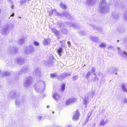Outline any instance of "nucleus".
<instances>
[{"label":"nucleus","instance_id":"obj_1","mask_svg":"<svg viewBox=\"0 0 127 127\" xmlns=\"http://www.w3.org/2000/svg\"><path fill=\"white\" fill-rule=\"evenodd\" d=\"M99 11L101 13H106L109 10V6L106 4L105 0H101L99 7Z\"/></svg>","mask_w":127,"mask_h":127},{"label":"nucleus","instance_id":"obj_2","mask_svg":"<svg viewBox=\"0 0 127 127\" xmlns=\"http://www.w3.org/2000/svg\"><path fill=\"white\" fill-rule=\"evenodd\" d=\"M14 28V26L12 24H7L1 30V32L3 35H5L9 32L10 30L13 29Z\"/></svg>","mask_w":127,"mask_h":127},{"label":"nucleus","instance_id":"obj_3","mask_svg":"<svg viewBox=\"0 0 127 127\" xmlns=\"http://www.w3.org/2000/svg\"><path fill=\"white\" fill-rule=\"evenodd\" d=\"M39 84H40L41 85L35 88V89L38 92H42L45 89V84L44 81L41 80Z\"/></svg>","mask_w":127,"mask_h":127},{"label":"nucleus","instance_id":"obj_4","mask_svg":"<svg viewBox=\"0 0 127 127\" xmlns=\"http://www.w3.org/2000/svg\"><path fill=\"white\" fill-rule=\"evenodd\" d=\"M32 81L33 79L32 77L30 76L27 77L24 83L25 87H28L32 83Z\"/></svg>","mask_w":127,"mask_h":127},{"label":"nucleus","instance_id":"obj_5","mask_svg":"<svg viewBox=\"0 0 127 127\" xmlns=\"http://www.w3.org/2000/svg\"><path fill=\"white\" fill-rule=\"evenodd\" d=\"M34 50L32 46H29L25 48L24 52L26 54H29L32 52Z\"/></svg>","mask_w":127,"mask_h":127},{"label":"nucleus","instance_id":"obj_6","mask_svg":"<svg viewBox=\"0 0 127 127\" xmlns=\"http://www.w3.org/2000/svg\"><path fill=\"white\" fill-rule=\"evenodd\" d=\"M53 97L55 100L57 101H58L61 99V96L56 92L53 93Z\"/></svg>","mask_w":127,"mask_h":127},{"label":"nucleus","instance_id":"obj_7","mask_svg":"<svg viewBox=\"0 0 127 127\" xmlns=\"http://www.w3.org/2000/svg\"><path fill=\"white\" fill-rule=\"evenodd\" d=\"M76 101V99L75 98H68L66 100V105H68Z\"/></svg>","mask_w":127,"mask_h":127},{"label":"nucleus","instance_id":"obj_8","mask_svg":"<svg viewBox=\"0 0 127 127\" xmlns=\"http://www.w3.org/2000/svg\"><path fill=\"white\" fill-rule=\"evenodd\" d=\"M90 99L89 95L85 96L83 100L84 104L87 106L88 104Z\"/></svg>","mask_w":127,"mask_h":127},{"label":"nucleus","instance_id":"obj_9","mask_svg":"<svg viewBox=\"0 0 127 127\" xmlns=\"http://www.w3.org/2000/svg\"><path fill=\"white\" fill-rule=\"evenodd\" d=\"M79 113L77 110L74 113V115L73 116V120H77L79 119Z\"/></svg>","mask_w":127,"mask_h":127},{"label":"nucleus","instance_id":"obj_10","mask_svg":"<svg viewBox=\"0 0 127 127\" xmlns=\"http://www.w3.org/2000/svg\"><path fill=\"white\" fill-rule=\"evenodd\" d=\"M10 96L11 98H15L18 97V95L17 93L14 91L11 92L10 94Z\"/></svg>","mask_w":127,"mask_h":127},{"label":"nucleus","instance_id":"obj_11","mask_svg":"<svg viewBox=\"0 0 127 127\" xmlns=\"http://www.w3.org/2000/svg\"><path fill=\"white\" fill-rule=\"evenodd\" d=\"M86 3L90 5H93L96 2V0H86Z\"/></svg>","mask_w":127,"mask_h":127},{"label":"nucleus","instance_id":"obj_12","mask_svg":"<svg viewBox=\"0 0 127 127\" xmlns=\"http://www.w3.org/2000/svg\"><path fill=\"white\" fill-rule=\"evenodd\" d=\"M23 101L20 100L19 99H18L16 100L15 101V104L17 107H19L23 103Z\"/></svg>","mask_w":127,"mask_h":127},{"label":"nucleus","instance_id":"obj_13","mask_svg":"<svg viewBox=\"0 0 127 127\" xmlns=\"http://www.w3.org/2000/svg\"><path fill=\"white\" fill-rule=\"evenodd\" d=\"M8 51L10 53L12 54L15 53L16 52V49L15 47H10L8 49Z\"/></svg>","mask_w":127,"mask_h":127},{"label":"nucleus","instance_id":"obj_14","mask_svg":"<svg viewBox=\"0 0 127 127\" xmlns=\"http://www.w3.org/2000/svg\"><path fill=\"white\" fill-rule=\"evenodd\" d=\"M90 39L92 41L94 42L97 41L99 40L97 37L93 36H90Z\"/></svg>","mask_w":127,"mask_h":127},{"label":"nucleus","instance_id":"obj_15","mask_svg":"<svg viewBox=\"0 0 127 127\" xmlns=\"http://www.w3.org/2000/svg\"><path fill=\"white\" fill-rule=\"evenodd\" d=\"M122 89L123 91L125 92H127V84H124L122 86Z\"/></svg>","mask_w":127,"mask_h":127},{"label":"nucleus","instance_id":"obj_16","mask_svg":"<svg viewBox=\"0 0 127 127\" xmlns=\"http://www.w3.org/2000/svg\"><path fill=\"white\" fill-rule=\"evenodd\" d=\"M43 44L44 45H47L48 44L50 43L49 40L48 39H45L43 42Z\"/></svg>","mask_w":127,"mask_h":127},{"label":"nucleus","instance_id":"obj_17","mask_svg":"<svg viewBox=\"0 0 127 127\" xmlns=\"http://www.w3.org/2000/svg\"><path fill=\"white\" fill-rule=\"evenodd\" d=\"M71 74L70 73H64L60 75L62 78H64L65 77L69 76Z\"/></svg>","mask_w":127,"mask_h":127},{"label":"nucleus","instance_id":"obj_18","mask_svg":"<svg viewBox=\"0 0 127 127\" xmlns=\"http://www.w3.org/2000/svg\"><path fill=\"white\" fill-rule=\"evenodd\" d=\"M54 60L52 58H50L48 61V66H50L52 65L53 64V61Z\"/></svg>","mask_w":127,"mask_h":127},{"label":"nucleus","instance_id":"obj_19","mask_svg":"<svg viewBox=\"0 0 127 127\" xmlns=\"http://www.w3.org/2000/svg\"><path fill=\"white\" fill-rule=\"evenodd\" d=\"M17 62L19 64H21L23 63L24 61L22 59L18 58L16 59Z\"/></svg>","mask_w":127,"mask_h":127},{"label":"nucleus","instance_id":"obj_20","mask_svg":"<svg viewBox=\"0 0 127 127\" xmlns=\"http://www.w3.org/2000/svg\"><path fill=\"white\" fill-rule=\"evenodd\" d=\"M63 49L62 47L59 48L57 50V52L58 55L60 56H61L62 55V54H61V53L63 51Z\"/></svg>","mask_w":127,"mask_h":127},{"label":"nucleus","instance_id":"obj_21","mask_svg":"<svg viewBox=\"0 0 127 127\" xmlns=\"http://www.w3.org/2000/svg\"><path fill=\"white\" fill-rule=\"evenodd\" d=\"M35 73L37 77H39L41 76V73L40 71L38 69H36Z\"/></svg>","mask_w":127,"mask_h":127},{"label":"nucleus","instance_id":"obj_22","mask_svg":"<svg viewBox=\"0 0 127 127\" xmlns=\"http://www.w3.org/2000/svg\"><path fill=\"white\" fill-rule=\"evenodd\" d=\"M121 56L125 58L126 59H127V53L124 51Z\"/></svg>","mask_w":127,"mask_h":127},{"label":"nucleus","instance_id":"obj_23","mask_svg":"<svg viewBox=\"0 0 127 127\" xmlns=\"http://www.w3.org/2000/svg\"><path fill=\"white\" fill-rule=\"evenodd\" d=\"M18 43L20 45H22L24 43V40L23 38L20 39L18 41Z\"/></svg>","mask_w":127,"mask_h":127},{"label":"nucleus","instance_id":"obj_24","mask_svg":"<svg viewBox=\"0 0 127 127\" xmlns=\"http://www.w3.org/2000/svg\"><path fill=\"white\" fill-rule=\"evenodd\" d=\"M52 32L54 33L56 35H58L59 34V32L55 28H51Z\"/></svg>","mask_w":127,"mask_h":127},{"label":"nucleus","instance_id":"obj_25","mask_svg":"<svg viewBox=\"0 0 127 127\" xmlns=\"http://www.w3.org/2000/svg\"><path fill=\"white\" fill-rule=\"evenodd\" d=\"M65 84L64 83L62 84L61 87V91L62 92H63L64 91L65 89Z\"/></svg>","mask_w":127,"mask_h":127},{"label":"nucleus","instance_id":"obj_26","mask_svg":"<svg viewBox=\"0 0 127 127\" xmlns=\"http://www.w3.org/2000/svg\"><path fill=\"white\" fill-rule=\"evenodd\" d=\"M29 70V68L27 67H25L22 70V73L27 72Z\"/></svg>","mask_w":127,"mask_h":127},{"label":"nucleus","instance_id":"obj_27","mask_svg":"<svg viewBox=\"0 0 127 127\" xmlns=\"http://www.w3.org/2000/svg\"><path fill=\"white\" fill-rule=\"evenodd\" d=\"M60 6L61 8L64 9H65L67 7L66 5L62 3H60Z\"/></svg>","mask_w":127,"mask_h":127},{"label":"nucleus","instance_id":"obj_28","mask_svg":"<svg viewBox=\"0 0 127 127\" xmlns=\"http://www.w3.org/2000/svg\"><path fill=\"white\" fill-rule=\"evenodd\" d=\"M9 73L7 71L4 72L2 73L1 74V77H3L4 76H6L9 75Z\"/></svg>","mask_w":127,"mask_h":127},{"label":"nucleus","instance_id":"obj_29","mask_svg":"<svg viewBox=\"0 0 127 127\" xmlns=\"http://www.w3.org/2000/svg\"><path fill=\"white\" fill-rule=\"evenodd\" d=\"M99 46L101 48L105 47L106 46V43L104 42H102L100 44Z\"/></svg>","mask_w":127,"mask_h":127},{"label":"nucleus","instance_id":"obj_30","mask_svg":"<svg viewBox=\"0 0 127 127\" xmlns=\"http://www.w3.org/2000/svg\"><path fill=\"white\" fill-rule=\"evenodd\" d=\"M66 102L64 101H62L61 103H60V106L61 107H63L64 106H66Z\"/></svg>","mask_w":127,"mask_h":127},{"label":"nucleus","instance_id":"obj_31","mask_svg":"<svg viewBox=\"0 0 127 127\" xmlns=\"http://www.w3.org/2000/svg\"><path fill=\"white\" fill-rule=\"evenodd\" d=\"M42 119L43 117L42 116L39 115L37 116V121H40Z\"/></svg>","mask_w":127,"mask_h":127},{"label":"nucleus","instance_id":"obj_32","mask_svg":"<svg viewBox=\"0 0 127 127\" xmlns=\"http://www.w3.org/2000/svg\"><path fill=\"white\" fill-rule=\"evenodd\" d=\"M122 103L125 104L127 103V98H124L123 99Z\"/></svg>","mask_w":127,"mask_h":127},{"label":"nucleus","instance_id":"obj_33","mask_svg":"<svg viewBox=\"0 0 127 127\" xmlns=\"http://www.w3.org/2000/svg\"><path fill=\"white\" fill-rule=\"evenodd\" d=\"M50 76L51 77L54 78L57 77V75L56 74L52 73L50 74Z\"/></svg>","mask_w":127,"mask_h":127},{"label":"nucleus","instance_id":"obj_34","mask_svg":"<svg viewBox=\"0 0 127 127\" xmlns=\"http://www.w3.org/2000/svg\"><path fill=\"white\" fill-rule=\"evenodd\" d=\"M118 53L120 55H121V54L123 53V52L120 49L119 47H117Z\"/></svg>","mask_w":127,"mask_h":127},{"label":"nucleus","instance_id":"obj_35","mask_svg":"<svg viewBox=\"0 0 127 127\" xmlns=\"http://www.w3.org/2000/svg\"><path fill=\"white\" fill-rule=\"evenodd\" d=\"M26 2V0H21L20 3L21 5H23L25 4Z\"/></svg>","mask_w":127,"mask_h":127},{"label":"nucleus","instance_id":"obj_36","mask_svg":"<svg viewBox=\"0 0 127 127\" xmlns=\"http://www.w3.org/2000/svg\"><path fill=\"white\" fill-rule=\"evenodd\" d=\"M106 123V121H104V120H102L100 122V125L101 126L103 125Z\"/></svg>","mask_w":127,"mask_h":127},{"label":"nucleus","instance_id":"obj_37","mask_svg":"<svg viewBox=\"0 0 127 127\" xmlns=\"http://www.w3.org/2000/svg\"><path fill=\"white\" fill-rule=\"evenodd\" d=\"M54 12H55V9H54L52 10L50 12H49V14L50 15H51L52 14H53V13H54Z\"/></svg>","mask_w":127,"mask_h":127},{"label":"nucleus","instance_id":"obj_38","mask_svg":"<svg viewBox=\"0 0 127 127\" xmlns=\"http://www.w3.org/2000/svg\"><path fill=\"white\" fill-rule=\"evenodd\" d=\"M124 17L125 19L127 20V12H125L124 14Z\"/></svg>","mask_w":127,"mask_h":127},{"label":"nucleus","instance_id":"obj_39","mask_svg":"<svg viewBox=\"0 0 127 127\" xmlns=\"http://www.w3.org/2000/svg\"><path fill=\"white\" fill-rule=\"evenodd\" d=\"M78 76L77 75L73 76L72 79L74 80H76L78 78Z\"/></svg>","mask_w":127,"mask_h":127},{"label":"nucleus","instance_id":"obj_40","mask_svg":"<svg viewBox=\"0 0 127 127\" xmlns=\"http://www.w3.org/2000/svg\"><path fill=\"white\" fill-rule=\"evenodd\" d=\"M34 45L37 46H39V43L36 41H34Z\"/></svg>","mask_w":127,"mask_h":127},{"label":"nucleus","instance_id":"obj_41","mask_svg":"<svg viewBox=\"0 0 127 127\" xmlns=\"http://www.w3.org/2000/svg\"><path fill=\"white\" fill-rule=\"evenodd\" d=\"M60 42L62 44V45L63 46H65V43L64 41H60Z\"/></svg>","mask_w":127,"mask_h":127},{"label":"nucleus","instance_id":"obj_42","mask_svg":"<svg viewBox=\"0 0 127 127\" xmlns=\"http://www.w3.org/2000/svg\"><path fill=\"white\" fill-rule=\"evenodd\" d=\"M80 34L81 35H83L85 34V32L83 31H81L80 32Z\"/></svg>","mask_w":127,"mask_h":127},{"label":"nucleus","instance_id":"obj_43","mask_svg":"<svg viewBox=\"0 0 127 127\" xmlns=\"http://www.w3.org/2000/svg\"><path fill=\"white\" fill-rule=\"evenodd\" d=\"M95 67H92L91 69V71L92 72H95Z\"/></svg>","mask_w":127,"mask_h":127},{"label":"nucleus","instance_id":"obj_44","mask_svg":"<svg viewBox=\"0 0 127 127\" xmlns=\"http://www.w3.org/2000/svg\"><path fill=\"white\" fill-rule=\"evenodd\" d=\"M90 72H88L87 74L86 75V77L88 78L89 76L90 75Z\"/></svg>","mask_w":127,"mask_h":127},{"label":"nucleus","instance_id":"obj_45","mask_svg":"<svg viewBox=\"0 0 127 127\" xmlns=\"http://www.w3.org/2000/svg\"><path fill=\"white\" fill-rule=\"evenodd\" d=\"M55 12H54V13H53V14H54V15H59V13L57 12L56 10H55Z\"/></svg>","mask_w":127,"mask_h":127},{"label":"nucleus","instance_id":"obj_46","mask_svg":"<svg viewBox=\"0 0 127 127\" xmlns=\"http://www.w3.org/2000/svg\"><path fill=\"white\" fill-rule=\"evenodd\" d=\"M91 114H92L91 112L89 113H88V117H89H89H90V116L91 115Z\"/></svg>","mask_w":127,"mask_h":127},{"label":"nucleus","instance_id":"obj_47","mask_svg":"<svg viewBox=\"0 0 127 127\" xmlns=\"http://www.w3.org/2000/svg\"><path fill=\"white\" fill-rule=\"evenodd\" d=\"M67 43L68 44L69 47H70V46H71V45L70 44V42L69 41H68L67 42Z\"/></svg>","mask_w":127,"mask_h":127},{"label":"nucleus","instance_id":"obj_48","mask_svg":"<svg viewBox=\"0 0 127 127\" xmlns=\"http://www.w3.org/2000/svg\"><path fill=\"white\" fill-rule=\"evenodd\" d=\"M112 48V47L111 46H109L108 47V49H111Z\"/></svg>","mask_w":127,"mask_h":127},{"label":"nucleus","instance_id":"obj_49","mask_svg":"<svg viewBox=\"0 0 127 127\" xmlns=\"http://www.w3.org/2000/svg\"><path fill=\"white\" fill-rule=\"evenodd\" d=\"M89 117H88L87 118V119L85 120V124H86V123L89 120Z\"/></svg>","mask_w":127,"mask_h":127},{"label":"nucleus","instance_id":"obj_50","mask_svg":"<svg viewBox=\"0 0 127 127\" xmlns=\"http://www.w3.org/2000/svg\"><path fill=\"white\" fill-rule=\"evenodd\" d=\"M63 15L64 16H67V14H66V13H65V14H63Z\"/></svg>","mask_w":127,"mask_h":127},{"label":"nucleus","instance_id":"obj_51","mask_svg":"<svg viewBox=\"0 0 127 127\" xmlns=\"http://www.w3.org/2000/svg\"><path fill=\"white\" fill-rule=\"evenodd\" d=\"M14 15V14L13 13H12V15H11V16H10V17H13Z\"/></svg>","mask_w":127,"mask_h":127},{"label":"nucleus","instance_id":"obj_52","mask_svg":"<svg viewBox=\"0 0 127 127\" xmlns=\"http://www.w3.org/2000/svg\"><path fill=\"white\" fill-rule=\"evenodd\" d=\"M11 8L12 9H13V8H14V6L13 5H12V6H11Z\"/></svg>","mask_w":127,"mask_h":127},{"label":"nucleus","instance_id":"obj_53","mask_svg":"<svg viewBox=\"0 0 127 127\" xmlns=\"http://www.w3.org/2000/svg\"><path fill=\"white\" fill-rule=\"evenodd\" d=\"M30 0H26V2H28V1H30Z\"/></svg>","mask_w":127,"mask_h":127},{"label":"nucleus","instance_id":"obj_54","mask_svg":"<svg viewBox=\"0 0 127 127\" xmlns=\"http://www.w3.org/2000/svg\"><path fill=\"white\" fill-rule=\"evenodd\" d=\"M62 32H63V33H65V32H64V31H63V30H62Z\"/></svg>","mask_w":127,"mask_h":127},{"label":"nucleus","instance_id":"obj_55","mask_svg":"<svg viewBox=\"0 0 127 127\" xmlns=\"http://www.w3.org/2000/svg\"><path fill=\"white\" fill-rule=\"evenodd\" d=\"M49 107V106H47V108H48Z\"/></svg>","mask_w":127,"mask_h":127},{"label":"nucleus","instance_id":"obj_56","mask_svg":"<svg viewBox=\"0 0 127 127\" xmlns=\"http://www.w3.org/2000/svg\"><path fill=\"white\" fill-rule=\"evenodd\" d=\"M95 125H94L93 126V127H95Z\"/></svg>","mask_w":127,"mask_h":127},{"label":"nucleus","instance_id":"obj_57","mask_svg":"<svg viewBox=\"0 0 127 127\" xmlns=\"http://www.w3.org/2000/svg\"><path fill=\"white\" fill-rule=\"evenodd\" d=\"M117 41L118 42L119 41V40H117Z\"/></svg>","mask_w":127,"mask_h":127},{"label":"nucleus","instance_id":"obj_58","mask_svg":"<svg viewBox=\"0 0 127 127\" xmlns=\"http://www.w3.org/2000/svg\"><path fill=\"white\" fill-rule=\"evenodd\" d=\"M60 27H61H61H62V26H60Z\"/></svg>","mask_w":127,"mask_h":127},{"label":"nucleus","instance_id":"obj_59","mask_svg":"<svg viewBox=\"0 0 127 127\" xmlns=\"http://www.w3.org/2000/svg\"><path fill=\"white\" fill-rule=\"evenodd\" d=\"M91 98H93V97H91Z\"/></svg>","mask_w":127,"mask_h":127},{"label":"nucleus","instance_id":"obj_60","mask_svg":"<svg viewBox=\"0 0 127 127\" xmlns=\"http://www.w3.org/2000/svg\"><path fill=\"white\" fill-rule=\"evenodd\" d=\"M54 113V112H53V113Z\"/></svg>","mask_w":127,"mask_h":127},{"label":"nucleus","instance_id":"obj_61","mask_svg":"<svg viewBox=\"0 0 127 127\" xmlns=\"http://www.w3.org/2000/svg\"><path fill=\"white\" fill-rule=\"evenodd\" d=\"M69 26H71V25H70Z\"/></svg>","mask_w":127,"mask_h":127},{"label":"nucleus","instance_id":"obj_62","mask_svg":"<svg viewBox=\"0 0 127 127\" xmlns=\"http://www.w3.org/2000/svg\"><path fill=\"white\" fill-rule=\"evenodd\" d=\"M117 74V73H115V74Z\"/></svg>","mask_w":127,"mask_h":127},{"label":"nucleus","instance_id":"obj_63","mask_svg":"<svg viewBox=\"0 0 127 127\" xmlns=\"http://www.w3.org/2000/svg\"><path fill=\"white\" fill-rule=\"evenodd\" d=\"M94 75H95V74H94Z\"/></svg>","mask_w":127,"mask_h":127}]
</instances>
